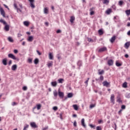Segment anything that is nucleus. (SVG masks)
I'll return each instance as SVG.
<instances>
[{"instance_id":"obj_1","label":"nucleus","mask_w":130,"mask_h":130,"mask_svg":"<svg viewBox=\"0 0 130 130\" xmlns=\"http://www.w3.org/2000/svg\"><path fill=\"white\" fill-rule=\"evenodd\" d=\"M8 57H9V58H12V59H14V60H17L18 61L19 60V58L16 57V56L12 53H10L8 54Z\"/></svg>"},{"instance_id":"obj_2","label":"nucleus","mask_w":130,"mask_h":130,"mask_svg":"<svg viewBox=\"0 0 130 130\" xmlns=\"http://www.w3.org/2000/svg\"><path fill=\"white\" fill-rule=\"evenodd\" d=\"M103 85L104 87H107V88L110 87V83L107 82V81H104L103 82Z\"/></svg>"},{"instance_id":"obj_3","label":"nucleus","mask_w":130,"mask_h":130,"mask_svg":"<svg viewBox=\"0 0 130 130\" xmlns=\"http://www.w3.org/2000/svg\"><path fill=\"white\" fill-rule=\"evenodd\" d=\"M30 125L32 128H37L38 127V126L36 125V123L35 122H31L30 123Z\"/></svg>"},{"instance_id":"obj_4","label":"nucleus","mask_w":130,"mask_h":130,"mask_svg":"<svg viewBox=\"0 0 130 130\" xmlns=\"http://www.w3.org/2000/svg\"><path fill=\"white\" fill-rule=\"evenodd\" d=\"M14 8H15L16 9V10L17 11V13H19V12H20V13H22V10H21V9H19L18 8L16 3H14Z\"/></svg>"},{"instance_id":"obj_5","label":"nucleus","mask_w":130,"mask_h":130,"mask_svg":"<svg viewBox=\"0 0 130 130\" xmlns=\"http://www.w3.org/2000/svg\"><path fill=\"white\" fill-rule=\"evenodd\" d=\"M30 2V6L32 9H34L35 8V5H34V0H28Z\"/></svg>"},{"instance_id":"obj_6","label":"nucleus","mask_w":130,"mask_h":130,"mask_svg":"<svg viewBox=\"0 0 130 130\" xmlns=\"http://www.w3.org/2000/svg\"><path fill=\"white\" fill-rule=\"evenodd\" d=\"M0 12H1V15H3V17H4V18H6V15H5L6 13L5 12V10H4V9L1 8Z\"/></svg>"},{"instance_id":"obj_7","label":"nucleus","mask_w":130,"mask_h":130,"mask_svg":"<svg viewBox=\"0 0 130 130\" xmlns=\"http://www.w3.org/2000/svg\"><path fill=\"white\" fill-rule=\"evenodd\" d=\"M104 51H107V48L104 47L99 50V52H103Z\"/></svg>"},{"instance_id":"obj_8","label":"nucleus","mask_w":130,"mask_h":130,"mask_svg":"<svg viewBox=\"0 0 130 130\" xmlns=\"http://www.w3.org/2000/svg\"><path fill=\"white\" fill-rule=\"evenodd\" d=\"M114 61L112 59H110L108 60V64L109 67H111L113 64Z\"/></svg>"},{"instance_id":"obj_9","label":"nucleus","mask_w":130,"mask_h":130,"mask_svg":"<svg viewBox=\"0 0 130 130\" xmlns=\"http://www.w3.org/2000/svg\"><path fill=\"white\" fill-rule=\"evenodd\" d=\"M111 13H112V9L110 8H108L105 12L107 15H110Z\"/></svg>"},{"instance_id":"obj_10","label":"nucleus","mask_w":130,"mask_h":130,"mask_svg":"<svg viewBox=\"0 0 130 130\" xmlns=\"http://www.w3.org/2000/svg\"><path fill=\"white\" fill-rule=\"evenodd\" d=\"M114 98H115L114 94H112L110 98V101L111 103H112L113 104H114V100H115Z\"/></svg>"},{"instance_id":"obj_11","label":"nucleus","mask_w":130,"mask_h":130,"mask_svg":"<svg viewBox=\"0 0 130 130\" xmlns=\"http://www.w3.org/2000/svg\"><path fill=\"white\" fill-rule=\"evenodd\" d=\"M58 96L60 97V98L62 99V98H63V97H64V93H63V92H61V91H58Z\"/></svg>"},{"instance_id":"obj_12","label":"nucleus","mask_w":130,"mask_h":130,"mask_svg":"<svg viewBox=\"0 0 130 130\" xmlns=\"http://www.w3.org/2000/svg\"><path fill=\"white\" fill-rule=\"evenodd\" d=\"M116 39V37L115 36H113L111 39H110V41L111 43H113L114 41H115V40Z\"/></svg>"},{"instance_id":"obj_13","label":"nucleus","mask_w":130,"mask_h":130,"mask_svg":"<svg viewBox=\"0 0 130 130\" xmlns=\"http://www.w3.org/2000/svg\"><path fill=\"white\" fill-rule=\"evenodd\" d=\"M129 46H130L129 42H126L124 44V47H125V48H126V49H128V47H129Z\"/></svg>"},{"instance_id":"obj_14","label":"nucleus","mask_w":130,"mask_h":130,"mask_svg":"<svg viewBox=\"0 0 130 130\" xmlns=\"http://www.w3.org/2000/svg\"><path fill=\"white\" fill-rule=\"evenodd\" d=\"M117 102H118V103H122V101L121 100V98H120V96L118 95L117 97Z\"/></svg>"},{"instance_id":"obj_15","label":"nucleus","mask_w":130,"mask_h":130,"mask_svg":"<svg viewBox=\"0 0 130 130\" xmlns=\"http://www.w3.org/2000/svg\"><path fill=\"white\" fill-rule=\"evenodd\" d=\"M36 108H37L38 110H40V109H41V104L37 105L36 107L34 108V109H36Z\"/></svg>"},{"instance_id":"obj_16","label":"nucleus","mask_w":130,"mask_h":130,"mask_svg":"<svg viewBox=\"0 0 130 130\" xmlns=\"http://www.w3.org/2000/svg\"><path fill=\"white\" fill-rule=\"evenodd\" d=\"M81 125L83 127L86 128V124H85V119L83 118L81 120Z\"/></svg>"},{"instance_id":"obj_17","label":"nucleus","mask_w":130,"mask_h":130,"mask_svg":"<svg viewBox=\"0 0 130 130\" xmlns=\"http://www.w3.org/2000/svg\"><path fill=\"white\" fill-rule=\"evenodd\" d=\"M17 68H18V66H17V64H14L11 67L12 71H16L17 70Z\"/></svg>"},{"instance_id":"obj_18","label":"nucleus","mask_w":130,"mask_h":130,"mask_svg":"<svg viewBox=\"0 0 130 130\" xmlns=\"http://www.w3.org/2000/svg\"><path fill=\"white\" fill-rule=\"evenodd\" d=\"M33 39H34L33 37L29 36L27 39V41H28L29 42H32V41H33Z\"/></svg>"},{"instance_id":"obj_19","label":"nucleus","mask_w":130,"mask_h":130,"mask_svg":"<svg viewBox=\"0 0 130 130\" xmlns=\"http://www.w3.org/2000/svg\"><path fill=\"white\" fill-rule=\"evenodd\" d=\"M110 0H103V4L104 5H108L109 4Z\"/></svg>"},{"instance_id":"obj_20","label":"nucleus","mask_w":130,"mask_h":130,"mask_svg":"<svg viewBox=\"0 0 130 130\" xmlns=\"http://www.w3.org/2000/svg\"><path fill=\"white\" fill-rule=\"evenodd\" d=\"M75 16H71L70 18V22L73 24L74 23V21H75Z\"/></svg>"},{"instance_id":"obj_21","label":"nucleus","mask_w":130,"mask_h":130,"mask_svg":"<svg viewBox=\"0 0 130 130\" xmlns=\"http://www.w3.org/2000/svg\"><path fill=\"white\" fill-rule=\"evenodd\" d=\"M2 62L4 66H7V64H8V63L7 62V58L3 59Z\"/></svg>"},{"instance_id":"obj_22","label":"nucleus","mask_w":130,"mask_h":130,"mask_svg":"<svg viewBox=\"0 0 130 130\" xmlns=\"http://www.w3.org/2000/svg\"><path fill=\"white\" fill-rule=\"evenodd\" d=\"M23 24L24 25V26L28 27V26L30 25V22H29L28 21H24L23 22Z\"/></svg>"},{"instance_id":"obj_23","label":"nucleus","mask_w":130,"mask_h":130,"mask_svg":"<svg viewBox=\"0 0 130 130\" xmlns=\"http://www.w3.org/2000/svg\"><path fill=\"white\" fill-rule=\"evenodd\" d=\"M8 41H9V42H11L12 43H13V42H14V40L11 37H9L8 38Z\"/></svg>"},{"instance_id":"obj_24","label":"nucleus","mask_w":130,"mask_h":130,"mask_svg":"<svg viewBox=\"0 0 130 130\" xmlns=\"http://www.w3.org/2000/svg\"><path fill=\"white\" fill-rule=\"evenodd\" d=\"M5 31H9L10 30V26H9V25L6 24L5 26Z\"/></svg>"},{"instance_id":"obj_25","label":"nucleus","mask_w":130,"mask_h":130,"mask_svg":"<svg viewBox=\"0 0 130 130\" xmlns=\"http://www.w3.org/2000/svg\"><path fill=\"white\" fill-rule=\"evenodd\" d=\"M44 14H46V15H47L48 14V8H45L44 9Z\"/></svg>"},{"instance_id":"obj_26","label":"nucleus","mask_w":130,"mask_h":130,"mask_svg":"<svg viewBox=\"0 0 130 130\" xmlns=\"http://www.w3.org/2000/svg\"><path fill=\"white\" fill-rule=\"evenodd\" d=\"M49 59H53V55H52V53H49Z\"/></svg>"},{"instance_id":"obj_27","label":"nucleus","mask_w":130,"mask_h":130,"mask_svg":"<svg viewBox=\"0 0 130 130\" xmlns=\"http://www.w3.org/2000/svg\"><path fill=\"white\" fill-rule=\"evenodd\" d=\"M51 85L52 86H53V87H56L57 85V83H56V81H53L51 82Z\"/></svg>"},{"instance_id":"obj_28","label":"nucleus","mask_w":130,"mask_h":130,"mask_svg":"<svg viewBox=\"0 0 130 130\" xmlns=\"http://www.w3.org/2000/svg\"><path fill=\"white\" fill-rule=\"evenodd\" d=\"M123 88H127V82H125L122 84Z\"/></svg>"},{"instance_id":"obj_29","label":"nucleus","mask_w":130,"mask_h":130,"mask_svg":"<svg viewBox=\"0 0 130 130\" xmlns=\"http://www.w3.org/2000/svg\"><path fill=\"white\" fill-rule=\"evenodd\" d=\"M99 75H103L104 74V70H99Z\"/></svg>"},{"instance_id":"obj_30","label":"nucleus","mask_w":130,"mask_h":130,"mask_svg":"<svg viewBox=\"0 0 130 130\" xmlns=\"http://www.w3.org/2000/svg\"><path fill=\"white\" fill-rule=\"evenodd\" d=\"M53 95L56 98V97H57V95H58V93L57 92V91L54 90L53 91Z\"/></svg>"},{"instance_id":"obj_31","label":"nucleus","mask_w":130,"mask_h":130,"mask_svg":"<svg viewBox=\"0 0 130 130\" xmlns=\"http://www.w3.org/2000/svg\"><path fill=\"white\" fill-rule=\"evenodd\" d=\"M98 33L99 34V35H103L104 34V32H103V30L102 29H99V31H98Z\"/></svg>"},{"instance_id":"obj_32","label":"nucleus","mask_w":130,"mask_h":130,"mask_svg":"<svg viewBox=\"0 0 130 130\" xmlns=\"http://www.w3.org/2000/svg\"><path fill=\"white\" fill-rule=\"evenodd\" d=\"M73 107L74 109H75L76 111L78 110V109H79V107H78V105H73Z\"/></svg>"},{"instance_id":"obj_33","label":"nucleus","mask_w":130,"mask_h":130,"mask_svg":"<svg viewBox=\"0 0 130 130\" xmlns=\"http://www.w3.org/2000/svg\"><path fill=\"white\" fill-rule=\"evenodd\" d=\"M125 13L127 16H129L130 15V9L126 10L125 11Z\"/></svg>"},{"instance_id":"obj_34","label":"nucleus","mask_w":130,"mask_h":130,"mask_svg":"<svg viewBox=\"0 0 130 130\" xmlns=\"http://www.w3.org/2000/svg\"><path fill=\"white\" fill-rule=\"evenodd\" d=\"M63 81H64V80L62 78H60L58 80V83H60V84H62Z\"/></svg>"},{"instance_id":"obj_35","label":"nucleus","mask_w":130,"mask_h":130,"mask_svg":"<svg viewBox=\"0 0 130 130\" xmlns=\"http://www.w3.org/2000/svg\"><path fill=\"white\" fill-rule=\"evenodd\" d=\"M116 67H121V66H122V64L121 63L118 62V61H116Z\"/></svg>"},{"instance_id":"obj_36","label":"nucleus","mask_w":130,"mask_h":130,"mask_svg":"<svg viewBox=\"0 0 130 130\" xmlns=\"http://www.w3.org/2000/svg\"><path fill=\"white\" fill-rule=\"evenodd\" d=\"M0 23H2L4 25H7V22L3 19H0Z\"/></svg>"},{"instance_id":"obj_37","label":"nucleus","mask_w":130,"mask_h":130,"mask_svg":"<svg viewBox=\"0 0 130 130\" xmlns=\"http://www.w3.org/2000/svg\"><path fill=\"white\" fill-rule=\"evenodd\" d=\"M35 64H38V63L39 62V59L38 58H36L34 61Z\"/></svg>"},{"instance_id":"obj_38","label":"nucleus","mask_w":130,"mask_h":130,"mask_svg":"<svg viewBox=\"0 0 130 130\" xmlns=\"http://www.w3.org/2000/svg\"><path fill=\"white\" fill-rule=\"evenodd\" d=\"M68 98H72L73 97V93H69L68 94Z\"/></svg>"},{"instance_id":"obj_39","label":"nucleus","mask_w":130,"mask_h":130,"mask_svg":"<svg viewBox=\"0 0 130 130\" xmlns=\"http://www.w3.org/2000/svg\"><path fill=\"white\" fill-rule=\"evenodd\" d=\"M118 5L119 6H120V7H121V6H122V5H123V1H120L118 3Z\"/></svg>"},{"instance_id":"obj_40","label":"nucleus","mask_w":130,"mask_h":130,"mask_svg":"<svg viewBox=\"0 0 130 130\" xmlns=\"http://www.w3.org/2000/svg\"><path fill=\"white\" fill-rule=\"evenodd\" d=\"M87 39L88 42H94V41L91 38H88Z\"/></svg>"},{"instance_id":"obj_41","label":"nucleus","mask_w":130,"mask_h":130,"mask_svg":"<svg viewBox=\"0 0 130 130\" xmlns=\"http://www.w3.org/2000/svg\"><path fill=\"white\" fill-rule=\"evenodd\" d=\"M29 127V125L27 124L24 126L23 130H27V129Z\"/></svg>"},{"instance_id":"obj_42","label":"nucleus","mask_w":130,"mask_h":130,"mask_svg":"<svg viewBox=\"0 0 130 130\" xmlns=\"http://www.w3.org/2000/svg\"><path fill=\"white\" fill-rule=\"evenodd\" d=\"M48 68H50V67H52V61L51 62H49L48 63Z\"/></svg>"},{"instance_id":"obj_43","label":"nucleus","mask_w":130,"mask_h":130,"mask_svg":"<svg viewBox=\"0 0 130 130\" xmlns=\"http://www.w3.org/2000/svg\"><path fill=\"white\" fill-rule=\"evenodd\" d=\"M96 130H102V128L101 126H96Z\"/></svg>"},{"instance_id":"obj_44","label":"nucleus","mask_w":130,"mask_h":130,"mask_svg":"<svg viewBox=\"0 0 130 130\" xmlns=\"http://www.w3.org/2000/svg\"><path fill=\"white\" fill-rule=\"evenodd\" d=\"M27 86H24L22 87V90H23V91H27Z\"/></svg>"},{"instance_id":"obj_45","label":"nucleus","mask_w":130,"mask_h":130,"mask_svg":"<svg viewBox=\"0 0 130 130\" xmlns=\"http://www.w3.org/2000/svg\"><path fill=\"white\" fill-rule=\"evenodd\" d=\"M95 10V8L92 7L90 8L89 11L90 12H94V10Z\"/></svg>"},{"instance_id":"obj_46","label":"nucleus","mask_w":130,"mask_h":130,"mask_svg":"<svg viewBox=\"0 0 130 130\" xmlns=\"http://www.w3.org/2000/svg\"><path fill=\"white\" fill-rule=\"evenodd\" d=\"M89 80H90V78H87V80L84 82L85 84H86V86H88V82H89Z\"/></svg>"},{"instance_id":"obj_47","label":"nucleus","mask_w":130,"mask_h":130,"mask_svg":"<svg viewBox=\"0 0 130 130\" xmlns=\"http://www.w3.org/2000/svg\"><path fill=\"white\" fill-rule=\"evenodd\" d=\"M28 62H29V63H32V59L31 58H28L27 60Z\"/></svg>"},{"instance_id":"obj_48","label":"nucleus","mask_w":130,"mask_h":130,"mask_svg":"<svg viewBox=\"0 0 130 130\" xmlns=\"http://www.w3.org/2000/svg\"><path fill=\"white\" fill-rule=\"evenodd\" d=\"M89 126L91 128H93L94 129H95V125H93V124H90Z\"/></svg>"},{"instance_id":"obj_49","label":"nucleus","mask_w":130,"mask_h":130,"mask_svg":"<svg viewBox=\"0 0 130 130\" xmlns=\"http://www.w3.org/2000/svg\"><path fill=\"white\" fill-rule=\"evenodd\" d=\"M100 80L101 81H103L104 80V77H103V76H101L100 77Z\"/></svg>"},{"instance_id":"obj_50","label":"nucleus","mask_w":130,"mask_h":130,"mask_svg":"<svg viewBox=\"0 0 130 130\" xmlns=\"http://www.w3.org/2000/svg\"><path fill=\"white\" fill-rule=\"evenodd\" d=\"M53 109L55 111H56V110H57V109H58V108H57V107L55 106L53 107Z\"/></svg>"},{"instance_id":"obj_51","label":"nucleus","mask_w":130,"mask_h":130,"mask_svg":"<svg viewBox=\"0 0 130 130\" xmlns=\"http://www.w3.org/2000/svg\"><path fill=\"white\" fill-rule=\"evenodd\" d=\"M95 14V12L94 11H90V16H93Z\"/></svg>"},{"instance_id":"obj_52","label":"nucleus","mask_w":130,"mask_h":130,"mask_svg":"<svg viewBox=\"0 0 130 130\" xmlns=\"http://www.w3.org/2000/svg\"><path fill=\"white\" fill-rule=\"evenodd\" d=\"M121 108L122 110V109H125V105H122L121 107Z\"/></svg>"},{"instance_id":"obj_53","label":"nucleus","mask_w":130,"mask_h":130,"mask_svg":"<svg viewBox=\"0 0 130 130\" xmlns=\"http://www.w3.org/2000/svg\"><path fill=\"white\" fill-rule=\"evenodd\" d=\"M94 107H95V105L94 104L90 105V108L92 109V108H94Z\"/></svg>"},{"instance_id":"obj_54","label":"nucleus","mask_w":130,"mask_h":130,"mask_svg":"<svg viewBox=\"0 0 130 130\" xmlns=\"http://www.w3.org/2000/svg\"><path fill=\"white\" fill-rule=\"evenodd\" d=\"M48 129V126H46L45 127L43 128V130H47Z\"/></svg>"},{"instance_id":"obj_55","label":"nucleus","mask_w":130,"mask_h":130,"mask_svg":"<svg viewBox=\"0 0 130 130\" xmlns=\"http://www.w3.org/2000/svg\"><path fill=\"white\" fill-rule=\"evenodd\" d=\"M121 112H122V109H121L118 112V114L120 115L121 114Z\"/></svg>"},{"instance_id":"obj_56","label":"nucleus","mask_w":130,"mask_h":130,"mask_svg":"<svg viewBox=\"0 0 130 130\" xmlns=\"http://www.w3.org/2000/svg\"><path fill=\"white\" fill-rule=\"evenodd\" d=\"M17 103H16V102H13V103H12V106H15V105H17Z\"/></svg>"},{"instance_id":"obj_57","label":"nucleus","mask_w":130,"mask_h":130,"mask_svg":"<svg viewBox=\"0 0 130 130\" xmlns=\"http://www.w3.org/2000/svg\"><path fill=\"white\" fill-rule=\"evenodd\" d=\"M74 126L76 127H77V121H75L74 122Z\"/></svg>"},{"instance_id":"obj_58","label":"nucleus","mask_w":130,"mask_h":130,"mask_svg":"<svg viewBox=\"0 0 130 130\" xmlns=\"http://www.w3.org/2000/svg\"><path fill=\"white\" fill-rule=\"evenodd\" d=\"M14 52L15 54L18 53V50H17V49L14 50Z\"/></svg>"},{"instance_id":"obj_59","label":"nucleus","mask_w":130,"mask_h":130,"mask_svg":"<svg viewBox=\"0 0 130 130\" xmlns=\"http://www.w3.org/2000/svg\"><path fill=\"white\" fill-rule=\"evenodd\" d=\"M8 64L9 66H11V64H12V60H9Z\"/></svg>"},{"instance_id":"obj_60","label":"nucleus","mask_w":130,"mask_h":130,"mask_svg":"<svg viewBox=\"0 0 130 130\" xmlns=\"http://www.w3.org/2000/svg\"><path fill=\"white\" fill-rule=\"evenodd\" d=\"M56 33H61V30H60V29H58L56 31Z\"/></svg>"},{"instance_id":"obj_61","label":"nucleus","mask_w":130,"mask_h":130,"mask_svg":"<svg viewBox=\"0 0 130 130\" xmlns=\"http://www.w3.org/2000/svg\"><path fill=\"white\" fill-rule=\"evenodd\" d=\"M37 52L39 54V55H41V53L40 52H39V51L37 50Z\"/></svg>"},{"instance_id":"obj_62","label":"nucleus","mask_w":130,"mask_h":130,"mask_svg":"<svg viewBox=\"0 0 130 130\" xmlns=\"http://www.w3.org/2000/svg\"><path fill=\"white\" fill-rule=\"evenodd\" d=\"M124 56H125V57H126V58H128V54H125Z\"/></svg>"},{"instance_id":"obj_63","label":"nucleus","mask_w":130,"mask_h":130,"mask_svg":"<svg viewBox=\"0 0 130 130\" xmlns=\"http://www.w3.org/2000/svg\"><path fill=\"white\" fill-rule=\"evenodd\" d=\"M127 35H128V36H130V30H129V31L127 32Z\"/></svg>"},{"instance_id":"obj_64","label":"nucleus","mask_w":130,"mask_h":130,"mask_svg":"<svg viewBox=\"0 0 130 130\" xmlns=\"http://www.w3.org/2000/svg\"><path fill=\"white\" fill-rule=\"evenodd\" d=\"M127 27H130V22H127Z\"/></svg>"}]
</instances>
